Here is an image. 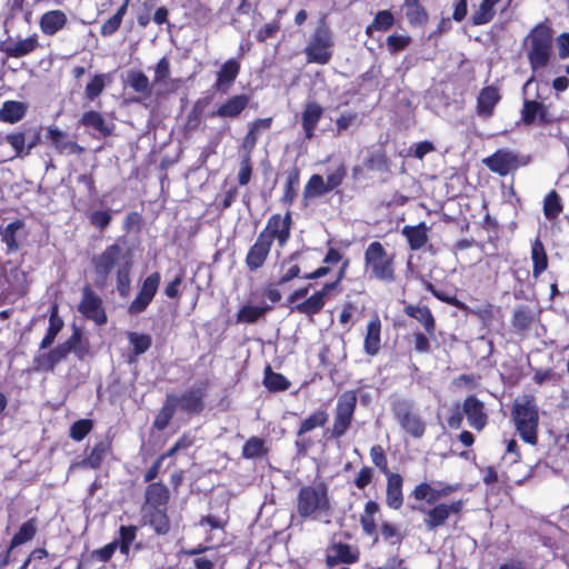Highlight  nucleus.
Here are the masks:
<instances>
[{"mask_svg": "<svg viewBox=\"0 0 569 569\" xmlns=\"http://www.w3.org/2000/svg\"><path fill=\"white\" fill-rule=\"evenodd\" d=\"M357 390H346L337 399L331 427L323 431V437L331 440H340L350 430L357 409Z\"/></svg>", "mask_w": 569, "mask_h": 569, "instance_id": "obj_8", "label": "nucleus"}, {"mask_svg": "<svg viewBox=\"0 0 569 569\" xmlns=\"http://www.w3.org/2000/svg\"><path fill=\"white\" fill-rule=\"evenodd\" d=\"M563 210L560 196L556 190H551L543 199V214L547 220L557 219Z\"/></svg>", "mask_w": 569, "mask_h": 569, "instance_id": "obj_55", "label": "nucleus"}, {"mask_svg": "<svg viewBox=\"0 0 569 569\" xmlns=\"http://www.w3.org/2000/svg\"><path fill=\"white\" fill-rule=\"evenodd\" d=\"M395 24V16L390 10H380L376 13L372 22L366 27V34L371 36L373 31L386 32Z\"/></svg>", "mask_w": 569, "mask_h": 569, "instance_id": "obj_53", "label": "nucleus"}, {"mask_svg": "<svg viewBox=\"0 0 569 569\" xmlns=\"http://www.w3.org/2000/svg\"><path fill=\"white\" fill-rule=\"evenodd\" d=\"M292 226V213L288 209L284 214H271L267 220L266 227L259 232V234L264 237V239L272 244L276 241L279 248H284L291 238Z\"/></svg>", "mask_w": 569, "mask_h": 569, "instance_id": "obj_12", "label": "nucleus"}, {"mask_svg": "<svg viewBox=\"0 0 569 569\" xmlns=\"http://www.w3.org/2000/svg\"><path fill=\"white\" fill-rule=\"evenodd\" d=\"M341 281L335 279L326 282L319 290H316L301 302L291 308V312L306 316L309 320L322 311L331 292L339 291Z\"/></svg>", "mask_w": 569, "mask_h": 569, "instance_id": "obj_13", "label": "nucleus"}, {"mask_svg": "<svg viewBox=\"0 0 569 569\" xmlns=\"http://www.w3.org/2000/svg\"><path fill=\"white\" fill-rule=\"evenodd\" d=\"M73 352L78 360L82 361L90 352V342L82 330L73 327L70 337L57 345L48 352L38 353L32 359V370L36 372H54L57 365Z\"/></svg>", "mask_w": 569, "mask_h": 569, "instance_id": "obj_2", "label": "nucleus"}, {"mask_svg": "<svg viewBox=\"0 0 569 569\" xmlns=\"http://www.w3.org/2000/svg\"><path fill=\"white\" fill-rule=\"evenodd\" d=\"M10 290L20 297L24 296L28 290L27 273L19 267L12 268L9 273Z\"/></svg>", "mask_w": 569, "mask_h": 569, "instance_id": "obj_64", "label": "nucleus"}, {"mask_svg": "<svg viewBox=\"0 0 569 569\" xmlns=\"http://www.w3.org/2000/svg\"><path fill=\"white\" fill-rule=\"evenodd\" d=\"M386 503L390 509L399 510L403 505V478L398 472L386 476Z\"/></svg>", "mask_w": 569, "mask_h": 569, "instance_id": "obj_32", "label": "nucleus"}, {"mask_svg": "<svg viewBox=\"0 0 569 569\" xmlns=\"http://www.w3.org/2000/svg\"><path fill=\"white\" fill-rule=\"evenodd\" d=\"M323 108L317 101H308L301 113V126L305 138L310 140L315 137L318 123L323 116Z\"/></svg>", "mask_w": 569, "mask_h": 569, "instance_id": "obj_29", "label": "nucleus"}, {"mask_svg": "<svg viewBox=\"0 0 569 569\" xmlns=\"http://www.w3.org/2000/svg\"><path fill=\"white\" fill-rule=\"evenodd\" d=\"M331 510L329 487L325 481L302 486L297 495V511L301 518H316Z\"/></svg>", "mask_w": 569, "mask_h": 569, "instance_id": "obj_6", "label": "nucleus"}, {"mask_svg": "<svg viewBox=\"0 0 569 569\" xmlns=\"http://www.w3.org/2000/svg\"><path fill=\"white\" fill-rule=\"evenodd\" d=\"M536 320V313L530 306L520 305L512 313L511 325L517 333L528 331Z\"/></svg>", "mask_w": 569, "mask_h": 569, "instance_id": "obj_42", "label": "nucleus"}, {"mask_svg": "<svg viewBox=\"0 0 569 569\" xmlns=\"http://www.w3.org/2000/svg\"><path fill=\"white\" fill-rule=\"evenodd\" d=\"M39 46L38 36L36 33L23 40L12 42L10 40L0 42V52L8 58H21L33 52Z\"/></svg>", "mask_w": 569, "mask_h": 569, "instance_id": "obj_28", "label": "nucleus"}, {"mask_svg": "<svg viewBox=\"0 0 569 569\" xmlns=\"http://www.w3.org/2000/svg\"><path fill=\"white\" fill-rule=\"evenodd\" d=\"M462 412L467 418L468 425L478 432L482 431L488 425L489 417L485 403L475 395L466 397L462 402Z\"/></svg>", "mask_w": 569, "mask_h": 569, "instance_id": "obj_20", "label": "nucleus"}, {"mask_svg": "<svg viewBox=\"0 0 569 569\" xmlns=\"http://www.w3.org/2000/svg\"><path fill=\"white\" fill-rule=\"evenodd\" d=\"M176 410V395L169 393L166 397L164 403L153 419L152 428L157 431H163L172 420Z\"/></svg>", "mask_w": 569, "mask_h": 569, "instance_id": "obj_44", "label": "nucleus"}, {"mask_svg": "<svg viewBox=\"0 0 569 569\" xmlns=\"http://www.w3.org/2000/svg\"><path fill=\"white\" fill-rule=\"evenodd\" d=\"M295 279H302L299 267H297L293 258L289 254L280 264L279 277L276 286L282 287L293 281Z\"/></svg>", "mask_w": 569, "mask_h": 569, "instance_id": "obj_52", "label": "nucleus"}, {"mask_svg": "<svg viewBox=\"0 0 569 569\" xmlns=\"http://www.w3.org/2000/svg\"><path fill=\"white\" fill-rule=\"evenodd\" d=\"M335 44L333 32L327 22V18L322 17L303 48L306 61L321 66L329 63L333 57Z\"/></svg>", "mask_w": 569, "mask_h": 569, "instance_id": "obj_7", "label": "nucleus"}, {"mask_svg": "<svg viewBox=\"0 0 569 569\" xmlns=\"http://www.w3.org/2000/svg\"><path fill=\"white\" fill-rule=\"evenodd\" d=\"M170 490L162 481L148 483L144 490V508H168Z\"/></svg>", "mask_w": 569, "mask_h": 569, "instance_id": "obj_31", "label": "nucleus"}, {"mask_svg": "<svg viewBox=\"0 0 569 569\" xmlns=\"http://www.w3.org/2000/svg\"><path fill=\"white\" fill-rule=\"evenodd\" d=\"M241 70L240 62L234 59H228L224 61L217 72L216 82L213 88L221 93H227L233 86Z\"/></svg>", "mask_w": 569, "mask_h": 569, "instance_id": "obj_25", "label": "nucleus"}, {"mask_svg": "<svg viewBox=\"0 0 569 569\" xmlns=\"http://www.w3.org/2000/svg\"><path fill=\"white\" fill-rule=\"evenodd\" d=\"M430 508L412 506V510L423 513V525L428 531H436L438 528L446 526L451 516L460 518L466 507L465 499L453 500L450 503L435 502L429 505Z\"/></svg>", "mask_w": 569, "mask_h": 569, "instance_id": "obj_9", "label": "nucleus"}, {"mask_svg": "<svg viewBox=\"0 0 569 569\" xmlns=\"http://www.w3.org/2000/svg\"><path fill=\"white\" fill-rule=\"evenodd\" d=\"M555 31L548 19L533 26L525 38L527 59L532 71L546 68L553 54Z\"/></svg>", "mask_w": 569, "mask_h": 569, "instance_id": "obj_4", "label": "nucleus"}, {"mask_svg": "<svg viewBox=\"0 0 569 569\" xmlns=\"http://www.w3.org/2000/svg\"><path fill=\"white\" fill-rule=\"evenodd\" d=\"M391 411L400 427L412 438L420 439L426 432V422L413 411L412 406L403 399L391 403Z\"/></svg>", "mask_w": 569, "mask_h": 569, "instance_id": "obj_10", "label": "nucleus"}, {"mask_svg": "<svg viewBox=\"0 0 569 569\" xmlns=\"http://www.w3.org/2000/svg\"><path fill=\"white\" fill-rule=\"evenodd\" d=\"M501 99L502 96L496 86L490 84L481 88L476 101L477 116L485 120L490 119Z\"/></svg>", "mask_w": 569, "mask_h": 569, "instance_id": "obj_22", "label": "nucleus"}, {"mask_svg": "<svg viewBox=\"0 0 569 569\" xmlns=\"http://www.w3.org/2000/svg\"><path fill=\"white\" fill-rule=\"evenodd\" d=\"M521 121L526 126H532L536 122L539 126H548L555 121V118L543 102L526 99L521 109Z\"/></svg>", "mask_w": 569, "mask_h": 569, "instance_id": "obj_21", "label": "nucleus"}, {"mask_svg": "<svg viewBox=\"0 0 569 569\" xmlns=\"http://www.w3.org/2000/svg\"><path fill=\"white\" fill-rule=\"evenodd\" d=\"M369 171L387 172L390 168V160L383 150L370 152L363 161Z\"/></svg>", "mask_w": 569, "mask_h": 569, "instance_id": "obj_58", "label": "nucleus"}, {"mask_svg": "<svg viewBox=\"0 0 569 569\" xmlns=\"http://www.w3.org/2000/svg\"><path fill=\"white\" fill-rule=\"evenodd\" d=\"M300 184V170L292 167L286 172V182L283 186V194L280 202L287 207H291L297 199L298 189Z\"/></svg>", "mask_w": 569, "mask_h": 569, "instance_id": "obj_43", "label": "nucleus"}, {"mask_svg": "<svg viewBox=\"0 0 569 569\" xmlns=\"http://www.w3.org/2000/svg\"><path fill=\"white\" fill-rule=\"evenodd\" d=\"M127 338L132 347L133 356H140L147 352L152 345V338L148 333L130 331L127 333Z\"/></svg>", "mask_w": 569, "mask_h": 569, "instance_id": "obj_62", "label": "nucleus"}, {"mask_svg": "<svg viewBox=\"0 0 569 569\" xmlns=\"http://www.w3.org/2000/svg\"><path fill=\"white\" fill-rule=\"evenodd\" d=\"M501 0H481L479 7L471 14L472 26H483L491 22L496 16V6Z\"/></svg>", "mask_w": 569, "mask_h": 569, "instance_id": "obj_49", "label": "nucleus"}, {"mask_svg": "<svg viewBox=\"0 0 569 569\" xmlns=\"http://www.w3.org/2000/svg\"><path fill=\"white\" fill-rule=\"evenodd\" d=\"M510 418L519 438L530 445L539 442V406L533 393L518 396L510 409Z\"/></svg>", "mask_w": 569, "mask_h": 569, "instance_id": "obj_3", "label": "nucleus"}, {"mask_svg": "<svg viewBox=\"0 0 569 569\" xmlns=\"http://www.w3.org/2000/svg\"><path fill=\"white\" fill-rule=\"evenodd\" d=\"M64 323L61 317L59 316V308L58 305L53 303L50 307V313H49V327L47 329V332L44 337L42 338L39 348L41 350H46L49 347L52 346L57 336L62 330Z\"/></svg>", "mask_w": 569, "mask_h": 569, "instance_id": "obj_41", "label": "nucleus"}, {"mask_svg": "<svg viewBox=\"0 0 569 569\" xmlns=\"http://www.w3.org/2000/svg\"><path fill=\"white\" fill-rule=\"evenodd\" d=\"M271 248L272 243L261 234H258L244 258L247 269L251 272L261 269L270 256Z\"/></svg>", "mask_w": 569, "mask_h": 569, "instance_id": "obj_23", "label": "nucleus"}, {"mask_svg": "<svg viewBox=\"0 0 569 569\" xmlns=\"http://www.w3.org/2000/svg\"><path fill=\"white\" fill-rule=\"evenodd\" d=\"M209 381H201L198 386L176 395V407L189 416H199L206 409V398Z\"/></svg>", "mask_w": 569, "mask_h": 569, "instance_id": "obj_15", "label": "nucleus"}, {"mask_svg": "<svg viewBox=\"0 0 569 569\" xmlns=\"http://www.w3.org/2000/svg\"><path fill=\"white\" fill-rule=\"evenodd\" d=\"M329 192V188L327 187L322 176L312 174L308 182L303 188V197L308 198H318Z\"/></svg>", "mask_w": 569, "mask_h": 569, "instance_id": "obj_60", "label": "nucleus"}, {"mask_svg": "<svg viewBox=\"0 0 569 569\" xmlns=\"http://www.w3.org/2000/svg\"><path fill=\"white\" fill-rule=\"evenodd\" d=\"M262 382L270 392L286 391L291 387L290 380L282 373L274 372L269 365L264 368Z\"/></svg>", "mask_w": 569, "mask_h": 569, "instance_id": "obj_50", "label": "nucleus"}, {"mask_svg": "<svg viewBox=\"0 0 569 569\" xmlns=\"http://www.w3.org/2000/svg\"><path fill=\"white\" fill-rule=\"evenodd\" d=\"M429 227L425 221L416 226H405L401 230L402 236L407 239L410 250H420L428 241Z\"/></svg>", "mask_w": 569, "mask_h": 569, "instance_id": "obj_35", "label": "nucleus"}, {"mask_svg": "<svg viewBox=\"0 0 569 569\" xmlns=\"http://www.w3.org/2000/svg\"><path fill=\"white\" fill-rule=\"evenodd\" d=\"M403 312L406 316L420 322L425 331H427L429 335H436V318L428 306L409 303L405 306Z\"/></svg>", "mask_w": 569, "mask_h": 569, "instance_id": "obj_33", "label": "nucleus"}, {"mask_svg": "<svg viewBox=\"0 0 569 569\" xmlns=\"http://www.w3.org/2000/svg\"><path fill=\"white\" fill-rule=\"evenodd\" d=\"M329 420V413L325 409H317L301 420L297 431L295 447L299 455H307L308 450L315 445L308 436L317 428H323Z\"/></svg>", "mask_w": 569, "mask_h": 569, "instance_id": "obj_11", "label": "nucleus"}, {"mask_svg": "<svg viewBox=\"0 0 569 569\" xmlns=\"http://www.w3.org/2000/svg\"><path fill=\"white\" fill-rule=\"evenodd\" d=\"M460 489V483L439 482V488H433L430 483L423 481L413 488L410 496L417 501L425 500L428 505H433L441 498H447Z\"/></svg>", "mask_w": 569, "mask_h": 569, "instance_id": "obj_19", "label": "nucleus"}, {"mask_svg": "<svg viewBox=\"0 0 569 569\" xmlns=\"http://www.w3.org/2000/svg\"><path fill=\"white\" fill-rule=\"evenodd\" d=\"M24 228V221L16 219L8 223L4 228L0 229V239L6 244V252L8 254L17 253L20 249L18 232Z\"/></svg>", "mask_w": 569, "mask_h": 569, "instance_id": "obj_37", "label": "nucleus"}, {"mask_svg": "<svg viewBox=\"0 0 569 569\" xmlns=\"http://www.w3.org/2000/svg\"><path fill=\"white\" fill-rule=\"evenodd\" d=\"M271 124H272L271 117L259 118V119H256L253 122H251L249 126V130L243 138L242 148L244 150H247L248 152H251L258 142V138H259V134L261 133V131L270 129Z\"/></svg>", "mask_w": 569, "mask_h": 569, "instance_id": "obj_45", "label": "nucleus"}, {"mask_svg": "<svg viewBox=\"0 0 569 569\" xmlns=\"http://www.w3.org/2000/svg\"><path fill=\"white\" fill-rule=\"evenodd\" d=\"M28 106L17 100H7L0 109V120L6 123H16L24 118Z\"/></svg>", "mask_w": 569, "mask_h": 569, "instance_id": "obj_46", "label": "nucleus"}, {"mask_svg": "<svg viewBox=\"0 0 569 569\" xmlns=\"http://www.w3.org/2000/svg\"><path fill=\"white\" fill-rule=\"evenodd\" d=\"M381 328L382 323L377 313H375L367 323L363 338V351L367 356L375 357L381 350Z\"/></svg>", "mask_w": 569, "mask_h": 569, "instance_id": "obj_26", "label": "nucleus"}, {"mask_svg": "<svg viewBox=\"0 0 569 569\" xmlns=\"http://www.w3.org/2000/svg\"><path fill=\"white\" fill-rule=\"evenodd\" d=\"M167 510L168 508H146V523L159 536L167 535L171 528Z\"/></svg>", "mask_w": 569, "mask_h": 569, "instance_id": "obj_36", "label": "nucleus"}, {"mask_svg": "<svg viewBox=\"0 0 569 569\" xmlns=\"http://www.w3.org/2000/svg\"><path fill=\"white\" fill-rule=\"evenodd\" d=\"M270 310H271V307L268 305H264V306L244 305L238 310V312L236 315L237 322L254 323L259 319L263 318L264 315Z\"/></svg>", "mask_w": 569, "mask_h": 569, "instance_id": "obj_51", "label": "nucleus"}, {"mask_svg": "<svg viewBox=\"0 0 569 569\" xmlns=\"http://www.w3.org/2000/svg\"><path fill=\"white\" fill-rule=\"evenodd\" d=\"M109 76L107 73H97L87 83L84 97L89 101H94L104 90Z\"/></svg>", "mask_w": 569, "mask_h": 569, "instance_id": "obj_61", "label": "nucleus"}, {"mask_svg": "<svg viewBox=\"0 0 569 569\" xmlns=\"http://www.w3.org/2000/svg\"><path fill=\"white\" fill-rule=\"evenodd\" d=\"M68 23L64 11L53 9L46 11L39 19V28L44 36L52 37L63 30Z\"/></svg>", "mask_w": 569, "mask_h": 569, "instance_id": "obj_30", "label": "nucleus"}, {"mask_svg": "<svg viewBox=\"0 0 569 569\" xmlns=\"http://www.w3.org/2000/svg\"><path fill=\"white\" fill-rule=\"evenodd\" d=\"M403 8L407 21L412 28L425 27L429 21V13L420 0H405Z\"/></svg>", "mask_w": 569, "mask_h": 569, "instance_id": "obj_38", "label": "nucleus"}, {"mask_svg": "<svg viewBox=\"0 0 569 569\" xmlns=\"http://www.w3.org/2000/svg\"><path fill=\"white\" fill-rule=\"evenodd\" d=\"M161 282V274L158 271L151 272L142 281V284L128 307L130 315H140L149 307L156 297Z\"/></svg>", "mask_w": 569, "mask_h": 569, "instance_id": "obj_16", "label": "nucleus"}, {"mask_svg": "<svg viewBox=\"0 0 569 569\" xmlns=\"http://www.w3.org/2000/svg\"><path fill=\"white\" fill-rule=\"evenodd\" d=\"M365 273L370 279L390 284L397 281L396 253L389 252L380 241L370 242L363 252Z\"/></svg>", "mask_w": 569, "mask_h": 569, "instance_id": "obj_5", "label": "nucleus"}, {"mask_svg": "<svg viewBox=\"0 0 569 569\" xmlns=\"http://www.w3.org/2000/svg\"><path fill=\"white\" fill-rule=\"evenodd\" d=\"M267 453L266 442L259 437H250L242 446L241 456L244 459L261 458Z\"/></svg>", "mask_w": 569, "mask_h": 569, "instance_id": "obj_54", "label": "nucleus"}, {"mask_svg": "<svg viewBox=\"0 0 569 569\" xmlns=\"http://www.w3.org/2000/svg\"><path fill=\"white\" fill-rule=\"evenodd\" d=\"M38 529L39 519L37 517H31L23 521L10 540L11 548H17L32 541L38 533Z\"/></svg>", "mask_w": 569, "mask_h": 569, "instance_id": "obj_40", "label": "nucleus"}, {"mask_svg": "<svg viewBox=\"0 0 569 569\" xmlns=\"http://www.w3.org/2000/svg\"><path fill=\"white\" fill-rule=\"evenodd\" d=\"M47 138L59 154H81L84 148L78 142L69 140L68 133L58 127L47 129Z\"/></svg>", "mask_w": 569, "mask_h": 569, "instance_id": "obj_24", "label": "nucleus"}, {"mask_svg": "<svg viewBox=\"0 0 569 569\" xmlns=\"http://www.w3.org/2000/svg\"><path fill=\"white\" fill-rule=\"evenodd\" d=\"M138 528L133 525L121 526L119 528V538L113 541L118 543V548L122 555H128L132 542L137 537Z\"/></svg>", "mask_w": 569, "mask_h": 569, "instance_id": "obj_63", "label": "nucleus"}, {"mask_svg": "<svg viewBox=\"0 0 569 569\" xmlns=\"http://www.w3.org/2000/svg\"><path fill=\"white\" fill-rule=\"evenodd\" d=\"M77 310L81 316L93 321L97 326H103L108 321L102 298L90 284L82 287L81 298L77 306Z\"/></svg>", "mask_w": 569, "mask_h": 569, "instance_id": "obj_14", "label": "nucleus"}, {"mask_svg": "<svg viewBox=\"0 0 569 569\" xmlns=\"http://www.w3.org/2000/svg\"><path fill=\"white\" fill-rule=\"evenodd\" d=\"M532 277L538 279L548 269V256L542 241L536 238L531 244Z\"/></svg>", "mask_w": 569, "mask_h": 569, "instance_id": "obj_47", "label": "nucleus"}, {"mask_svg": "<svg viewBox=\"0 0 569 569\" xmlns=\"http://www.w3.org/2000/svg\"><path fill=\"white\" fill-rule=\"evenodd\" d=\"M297 267H299V272L305 279L307 273L312 272L315 266L317 264V259L312 257V253L309 249L307 250H297L291 253Z\"/></svg>", "mask_w": 569, "mask_h": 569, "instance_id": "obj_59", "label": "nucleus"}, {"mask_svg": "<svg viewBox=\"0 0 569 569\" xmlns=\"http://www.w3.org/2000/svg\"><path fill=\"white\" fill-rule=\"evenodd\" d=\"M482 162L491 172L501 177H505L510 172L516 171L519 167L526 164V162L520 161L515 152L506 149H498L492 154L485 158Z\"/></svg>", "mask_w": 569, "mask_h": 569, "instance_id": "obj_18", "label": "nucleus"}, {"mask_svg": "<svg viewBox=\"0 0 569 569\" xmlns=\"http://www.w3.org/2000/svg\"><path fill=\"white\" fill-rule=\"evenodd\" d=\"M112 451V441L109 438L94 443L89 455L81 461L82 467L100 469L106 457Z\"/></svg>", "mask_w": 569, "mask_h": 569, "instance_id": "obj_34", "label": "nucleus"}, {"mask_svg": "<svg viewBox=\"0 0 569 569\" xmlns=\"http://www.w3.org/2000/svg\"><path fill=\"white\" fill-rule=\"evenodd\" d=\"M80 124L88 129L97 130L103 138L110 137L113 132V124H108L99 111L89 110L83 112Z\"/></svg>", "mask_w": 569, "mask_h": 569, "instance_id": "obj_39", "label": "nucleus"}, {"mask_svg": "<svg viewBox=\"0 0 569 569\" xmlns=\"http://www.w3.org/2000/svg\"><path fill=\"white\" fill-rule=\"evenodd\" d=\"M380 511V506L375 500H368L365 503L363 512L360 515V525L367 536H373L377 532L376 515Z\"/></svg>", "mask_w": 569, "mask_h": 569, "instance_id": "obj_48", "label": "nucleus"}, {"mask_svg": "<svg viewBox=\"0 0 569 569\" xmlns=\"http://www.w3.org/2000/svg\"><path fill=\"white\" fill-rule=\"evenodd\" d=\"M208 103L209 100L207 98H200L194 101L187 116L186 128L188 130L196 131L200 128L202 114Z\"/></svg>", "mask_w": 569, "mask_h": 569, "instance_id": "obj_57", "label": "nucleus"}, {"mask_svg": "<svg viewBox=\"0 0 569 569\" xmlns=\"http://www.w3.org/2000/svg\"><path fill=\"white\" fill-rule=\"evenodd\" d=\"M360 559V550L347 542L331 540L326 549V567L332 569L340 563L353 565Z\"/></svg>", "mask_w": 569, "mask_h": 569, "instance_id": "obj_17", "label": "nucleus"}, {"mask_svg": "<svg viewBox=\"0 0 569 569\" xmlns=\"http://www.w3.org/2000/svg\"><path fill=\"white\" fill-rule=\"evenodd\" d=\"M249 102L250 97L246 93L231 96L212 112V117L236 119L247 109Z\"/></svg>", "mask_w": 569, "mask_h": 569, "instance_id": "obj_27", "label": "nucleus"}, {"mask_svg": "<svg viewBox=\"0 0 569 569\" xmlns=\"http://www.w3.org/2000/svg\"><path fill=\"white\" fill-rule=\"evenodd\" d=\"M127 82L134 92L142 93L146 97L151 94L149 78L141 70L129 71Z\"/></svg>", "mask_w": 569, "mask_h": 569, "instance_id": "obj_56", "label": "nucleus"}, {"mask_svg": "<svg viewBox=\"0 0 569 569\" xmlns=\"http://www.w3.org/2000/svg\"><path fill=\"white\" fill-rule=\"evenodd\" d=\"M96 274L94 286L99 289L106 287L112 271L116 270L117 291L121 298H127L131 290L132 260L130 252L123 253L119 243H111L104 250L91 259Z\"/></svg>", "mask_w": 569, "mask_h": 569, "instance_id": "obj_1", "label": "nucleus"}]
</instances>
